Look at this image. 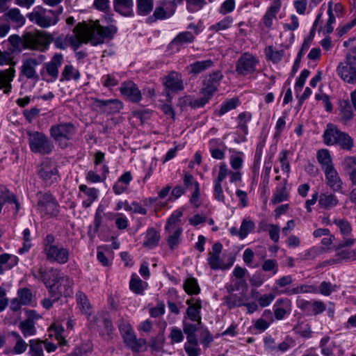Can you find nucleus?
Segmentation results:
<instances>
[{"instance_id":"1","label":"nucleus","mask_w":356,"mask_h":356,"mask_svg":"<svg viewBox=\"0 0 356 356\" xmlns=\"http://www.w3.org/2000/svg\"><path fill=\"white\" fill-rule=\"evenodd\" d=\"M52 37L42 31L26 32L22 37L17 34L10 35L8 42L12 45L13 52H21L23 49L44 51L48 48Z\"/></svg>"},{"instance_id":"2","label":"nucleus","mask_w":356,"mask_h":356,"mask_svg":"<svg viewBox=\"0 0 356 356\" xmlns=\"http://www.w3.org/2000/svg\"><path fill=\"white\" fill-rule=\"evenodd\" d=\"M62 13V8L56 10L46 9L42 6H36L33 11L27 15L30 22L41 28H48L56 24L58 16Z\"/></svg>"},{"instance_id":"3","label":"nucleus","mask_w":356,"mask_h":356,"mask_svg":"<svg viewBox=\"0 0 356 356\" xmlns=\"http://www.w3.org/2000/svg\"><path fill=\"white\" fill-rule=\"evenodd\" d=\"M118 328L122 337L124 343L134 353H138L147 341L145 339H137L131 325L123 318L118 322Z\"/></svg>"},{"instance_id":"4","label":"nucleus","mask_w":356,"mask_h":356,"mask_svg":"<svg viewBox=\"0 0 356 356\" xmlns=\"http://www.w3.org/2000/svg\"><path fill=\"white\" fill-rule=\"evenodd\" d=\"M76 133V127L72 122L54 124L50 128V136L61 147L67 146V141L71 140Z\"/></svg>"},{"instance_id":"5","label":"nucleus","mask_w":356,"mask_h":356,"mask_svg":"<svg viewBox=\"0 0 356 356\" xmlns=\"http://www.w3.org/2000/svg\"><path fill=\"white\" fill-rule=\"evenodd\" d=\"M29 136V147L33 152L45 155L52 152L54 144L44 133L33 131Z\"/></svg>"},{"instance_id":"6","label":"nucleus","mask_w":356,"mask_h":356,"mask_svg":"<svg viewBox=\"0 0 356 356\" xmlns=\"http://www.w3.org/2000/svg\"><path fill=\"white\" fill-rule=\"evenodd\" d=\"M38 208L41 213L51 217L57 216L59 213V204L51 193H39Z\"/></svg>"},{"instance_id":"7","label":"nucleus","mask_w":356,"mask_h":356,"mask_svg":"<svg viewBox=\"0 0 356 356\" xmlns=\"http://www.w3.org/2000/svg\"><path fill=\"white\" fill-rule=\"evenodd\" d=\"M258 60L249 53L243 54L236 63V72L240 75L252 74L256 70Z\"/></svg>"},{"instance_id":"8","label":"nucleus","mask_w":356,"mask_h":356,"mask_svg":"<svg viewBox=\"0 0 356 356\" xmlns=\"http://www.w3.org/2000/svg\"><path fill=\"white\" fill-rule=\"evenodd\" d=\"M35 277L40 279L49 289V292L53 293L56 291L57 280L60 276V272L56 269H50L47 271L42 268L39 270V275H34Z\"/></svg>"},{"instance_id":"9","label":"nucleus","mask_w":356,"mask_h":356,"mask_svg":"<svg viewBox=\"0 0 356 356\" xmlns=\"http://www.w3.org/2000/svg\"><path fill=\"white\" fill-rule=\"evenodd\" d=\"M72 285L73 281L68 276L60 275L57 280L56 291L51 293L52 297L54 296V300H58L62 296H70L72 293Z\"/></svg>"},{"instance_id":"10","label":"nucleus","mask_w":356,"mask_h":356,"mask_svg":"<svg viewBox=\"0 0 356 356\" xmlns=\"http://www.w3.org/2000/svg\"><path fill=\"white\" fill-rule=\"evenodd\" d=\"M163 85L165 89L175 92H180L184 88L181 74L175 71H171L163 78Z\"/></svg>"},{"instance_id":"11","label":"nucleus","mask_w":356,"mask_h":356,"mask_svg":"<svg viewBox=\"0 0 356 356\" xmlns=\"http://www.w3.org/2000/svg\"><path fill=\"white\" fill-rule=\"evenodd\" d=\"M44 254L48 260L56 261L60 264H66L69 260V250L61 245H57L55 247H51Z\"/></svg>"},{"instance_id":"12","label":"nucleus","mask_w":356,"mask_h":356,"mask_svg":"<svg viewBox=\"0 0 356 356\" xmlns=\"http://www.w3.org/2000/svg\"><path fill=\"white\" fill-rule=\"evenodd\" d=\"M223 76L220 72L217 71L207 76L203 81L204 87L202 89V94H207L212 97L213 93L217 90L220 84V81Z\"/></svg>"},{"instance_id":"13","label":"nucleus","mask_w":356,"mask_h":356,"mask_svg":"<svg viewBox=\"0 0 356 356\" xmlns=\"http://www.w3.org/2000/svg\"><path fill=\"white\" fill-rule=\"evenodd\" d=\"M74 35H67V46L70 45L74 50L80 47L82 43L87 42L86 27L79 23L74 29Z\"/></svg>"},{"instance_id":"14","label":"nucleus","mask_w":356,"mask_h":356,"mask_svg":"<svg viewBox=\"0 0 356 356\" xmlns=\"http://www.w3.org/2000/svg\"><path fill=\"white\" fill-rule=\"evenodd\" d=\"M63 63V56L61 54H56L49 62L45 63L43 65L41 74L45 71L53 80H56L58 77V67Z\"/></svg>"},{"instance_id":"15","label":"nucleus","mask_w":356,"mask_h":356,"mask_svg":"<svg viewBox=\"0 0 356 356\" xmlns=\"http://www.w3.org/2000/svg\"><path fill=\"white\" fill-rule=\"evenodd\" d=\"M122 95L133 102H138L141 99V93L135 83L131 81L124 82L120 87Z\"/></svg>"},{"instance_id":"16","label":"nucleus","mask_w":356,"mask_h":356,"mask_svg":"<svg viewBox=\"0 0 356 356\" xmlns=\"http://www.w3.org/2000/svg\"><path fill=\"white\" fill-rule=\"evenodd\" d=\"M38 175L49 185L56 182L58 178L57 168L55 166H49L47 163L41 165Z\"/></svg>"},{"instance_id":"17","label":"nucleus","mask_w":356,"mask_h":356,"mask_svg":"<svg viewBox=\"0 0 356 356\" xmlns=\"http://www.w3.org/2000/svg\"><path fill=\"white\" fill-rule=\"evenodd\" d=\"M38 65L39 62L35 58H28L23 62L21 72L27 79L38 81L39 76L35 71V67Z\"/></svg>"},{"instance_id":"18","label":"nucleus","mask_w":356,"mask_h":356,"mask_svg":"<svg viewBox=\"0 0 356 356\" xmlns=\"http://www.w3.org/2000/svg\"><path fill=\"white\" fill-rule=\"evenodd\" d=\"M193 298H191L186 301V304L188 305L186 309V315L191 321L202 324V319L200 314L202 308V302L200 299L196 300L195 303H193Z\"/></svg>"},{"instance_id":"19","label":"nucleus","mask_w":356,"mask_h":356,"mask_svg":"<svg viewBox=\"0 0 356 356\" xmlns=\"http://www.w3.org/2000/svg\"><path fill=\"white\" fill-rule=\"evenodd\" d=\"M337 72L341 78L348 83H356V66L353 65H342L341 63L337 67Z\"/></svg>"},{"instance_id":"20","label":"nucleus","mask_w":356,"mask_h":356,"mask_svg":"<svg viewBox=\"0 0 356 356\" xmlns=\"http://www.w3.org/2000/svg\"><path fill=\"white\" fill-rule=\"evenodd\" d=\"M133 0H113L114 10L124 17L134 15Z\"/></svg>"},{"instance_id":"21","label":"nucleus","mask_w":356,"mask_h":356,"mask_svg":"<svg viewBox=\"0 0 356 356\" xmlns=\"http://www.w3.org/2000/svg\"><path fill=\"white\" fill-rule=\"evenodd\" d=\"M15 70L13 67H10L6 70L0 71V88H4L3 92L6 94L10 92L11 90V83L15 76Z\"/></svg>"},{"instance_id":"22","label":"nucleus","mask_w":356,"mask_h":356,"mask_svg":"<svg viewBox=\"0 0 356 356\" xmlns=\"http://www.w3.org/2000/svg\"><path fill=\"white\" fill-rule=\"evenodd\" d=\"M327 180V184L334 191H339L341 188L342 181L334 167L324 170Z\"/></svg>"},{"instance_id":"23","label":"nucleus","mask_w":356,"mask_h":356,"mask_svg":"<svg viewBox=\"0 0 356 356\" xmlns=\"http://www.w3.org/2000/svg\"><path fill=\"white\" fill-rule=\"evenodd\" d=\"M342 166L351 182L356 184V156H346L342 162Z\"/></svg>"},{"instance_id":"24","label":"nucleus","mask_w":356,"mask_h":356,"mask_svg":"<svg viewBox=\"0 0 356 356\" xmlns=\"http://www.w3.org/2000/svg\"><path fill=\"white\" fill-rule=\"evenodd\" d=\"M280 1L275 0L273 3L268 8L263 17V23L266 27L269 28L273 24V19L275 18L276 15L280 10Z\"/></svg>"},{"instance_id":"25","label":"nucleus","mask_w":356,"mask_h":356,"mask_svg":"<svg viewBox=\"0 0 356 356\" xmlns=\"http://www.w3.org/2000/svg\"><path fill=\"white\" fill-rule=\"evenodd\" d=\"M211 97L207 94H203L202 97L193 100L189 96H186L179 99V104L181 106L188 104L192 108H200L204 106Z\"/></svg>"},{"instance_id":"26","label":"nucleus","mask_w":356,"mask_h":356,"mask_svg":"<svg viewBox=\"0 0 356 356\" xmlns=\"http://www.w3.org/2000/svg\"><path fill=\"white\" fill-rule=\"evenodd\" d=\"M339 201L336 196L329 193H321L319 196L318 204L321 208L330 209L337 206Z\"/></svg>"},{"instance_id":"27","label":"nucleus","mask_w":356,"mask_h":356,"mask_svg":"<svg viewBox=\"0 0 356 356\" xmlns=\"http://www.w3.org/2000/svg\"><path fill=\"white\" fill-rule=\"evenodd\" d=\"M6 202L14 203L16 207L17 211L19 209V203L16 199V196L10 192L5 186H0V204L3 205Z\"/></svg>"},{"instance_id":"28","label":"nucleus","mask_w":356,"mask_h":356,"mask_svg":"<svg viewBox=\"0 0 356 356\" xmlns=\"http://www.w3.org/2000/svg\"><path fill=\"white\" fill-rule=\"evenodd\" d=\"M213 64L211 60L196 61L187 67L190 74H198L207 69L211 67Z\"/></svg>"},{"instance_id":"29","label":"nucleus","mask_w":356,"mask_h":356,"mask_svg":"<svg viewBox=\"0 0 356 356\" xmlns=\"http://www.w3.org/2000/svg\"><path fill=\"white\" fill-rule=\"evenodd\" d=\"M79 78V71L72 65H66L61 73V78L60 81H77Z\"/></svg>"},{"instance_id":"30","label":"nucleus","mask_w":356,"mask_h":356,"mask_svg":"<svg viewBox=\"0 0 356 356\" xmlns=\"http://www.w3.org/2000/svg\"><path fill=\"white\" fill-rule=\"evenodd\" d=\"M339 133L340 131L333 125H327V128L323 135L325 143L327 145L335 144Z\"/></svg>"},{"instance_id":"31","label":"nucleus","mask_w":356,"mask_h":356,"mask_svg":"<svg viewBox=\"0 0 356 356\" xmlns=\"http://www.w3.org/2000/svg\"><path fill=\"white\" fill-rule=\"evenodd\" d=\"M137 13L139 15L147 16L153 9V0H137Z\"/></svg>"},{"instance_id":"32","label":"nucleus","mask_w":356,"mask_h":356,"mask_svg":"<svg viewBox=\"0 0 356 356\" xmlns=\"http://www.w3.org/2000/svg\"><path fill=\"white\" fill-rule=\"evenodd\" d=\"M317 159L321 164L323 170L333 168L331 156L328 150H319L317 153Z\"/></svg>"},{"instance_id":"33","label":"nucleus","mask_w":356,"mask_h":356,"mask_svg":"<svg viewBox=\"0 0 356 356\" xmlns=\"http://www.w3.org/2000/svg\"><path fill=\"white\" fill-rule=\"evenodd\" d=\"M103 213H104V207L100 205V206H99V207L97 208V209L96 211L95 220H94L95 227H94L93 230H92L91 227H90V229L88 232V236L91 239H93L95 238L96 234L99 231V227L102 224Z\"/></svg>"},{"instance_id":"34","label":"nucleus","mask_w":356,"mask_h":356,"mask_svg":"<svg viewBox=\"0 0 356 356\" xmlns=\"http://www.w3.org/2000/svg\"><path fill=\"white\" fill-rule=\"evenodd\" d=\"M340 114L341 120L345 123L353 118L354 113L349 102L343 101L340 103Z\"/></svg>"},{"instance_id":"35","label":"nucleus","mask_w":356,"mask_h":356,"mask_svg":"<svg viewBox=\"0 0 356 356\" xmlns=\"http://www.w3.org/2000/svg\"><path fill=\"white\" fill-rule=\"evenodd\" d=\"M184 289L188 295H197L200 292L197 280L192 277L185 280Z\"/></svg>"},{"instance_id":"36","label":"nucleus","mask_w":356,"mask_h":356,"mask_svg":"<svg viewBox=\"0 0 356 356\" xmlns=\"http://www.w3.org/2000/svg\"><path fill=\"white\" fill-rule=\"evenodd\" d=\"M195 36L190 31H185L179 33L171 42V44L177 46H181L186 43H191L194 41Z\"/></svg>"},{"instance_id":"37","label":"nucleus","mask_w":356,"mask_h":356,"mask_svg":"<svg viewBox=\"0 0 356 356\" xmlns=\"http://www.w3.org/2000/svg\"><path fill=\"white\" fill-rule=\"evenodd\" d=\"M147 240L144 242V246L152 248L155 247L159 240L160 236L158 232H156L154 228L149 229L147 232L146 234Z\"/></svg>"},{"instance_id":"38","label":"nucleus","mask_w":356,"mask_h":356,"mask_svg":"<svg viewBox=\"0 0 356 356\" xmlns=\"http://www.w3.org/2000/svg\"><path fill=\"white\" fill-rule=\"evenodd\" d=\"M19 327L25 337L34 335L36 332L35 323L32 319H26L20 322Z\"/></svg>"},{"instance_id":"39","label":"nucleus","mask_w":356,"mask_h":356,"mask_svg":"<svg viewBox=\"0 0 356 356\" xmlns=\"http://www.w3.org/2000/svg\"><path fill=\"white\" fill-rule=\"evenodd\" d=\"M147 284L143 282L140 278L132 276L129 287L130 289L136 294H142L144 290L147 288Z\"/></svg>"},{"instance_id":"40","label":"nucleus","mask_w":356,"mask_h":356,"mask_svg":"<svg viewBox=\"0 0 356 356\" xmlns=\"http://www.w3.org/2000/svg\"><path fill=\"white\" fill-rule=\"evenodd\" d=\"M335 144L339 145L343 149L350 150L353 146V141L347 134L340 131Z\"/></svg>"},{"instance_id":"41","label":"nucleus","mask_w":356,"mask_h":356,"mask_svg":"<svg viewBox=\"0 0 356 356\" xmlns=\"http://www.w3.org/2000/svg\"><path fill=\"white\" fill-rule=\"evenodd\" d=\"M171 16L172 15H169V10L166 11L163 6L161 5V6L156 7L155 8L153 15L147 18V22L152 23L158 19H164Z\"/></svg>"},{"instance_id":"42","label":"nucleus","mask_w":356,"mask_h":356,"mask_svg":"<svg viewBox=\"0 0 356 356\" xmlns=\"http://www.w3.org/2000/svg\"><path fill=\"white\" fill-rule=\"evenodd\" d=\"M7 18L13 22L17 24V26H22L24 24L25 19L18 8H13L8 10L6 14Z\"/></svg>"},{"instance_id":"43","label":"nucleus","mask_w":356,"mask_h":356,"mask_svg":"<svg viewBox=\"0 0 356 356\" xmlns=\"http://www.w3.org/2000/svg\"><path fill=\"white\" fill-rule=\"evenodd\" d=\"M77 304L80 306L81 311L87 314L90 315V305L89 303L87 296L81 291H79L76 293Z\"/></svg>"},{"instance_id":"44","label":"nucleus","mask_w":356,"mask_h":356,"mask_svg":"<svg viewBox=\"0 0 356 356\" xmlns=\"http://www.w3.org/2000/svg\"><path fill=\"white\" fill-rule=\"evenodd\" d=\"M182 231V228L179 227L176 228V229L172 233H171V231L169 232V236L167 241L168 244L169 245L171 250H174L175 247H177L179 243V238Z\"/></svg>"},{"instance_id":"45","label":"nucleus","mask_w":356,"mask_h":356,"mask_svg":"<svg viewBox=\"0 0 356 356\" xmlns=\"http://www.w3.org/2000/svg\"><path fill=\"white\" fill-rule=\"evenodd\" d=\"M42 341L31 339L29 341L30 353L31 356H44Z\"/></svg>"},{"instance_id":"46","label":"nucleus","mask_w":356,"mask_h":356,"mask_svg":"<svg viewBox=\"0 0 356 356\" xmlns=\"http://www.w3.org/2000/svg\"><path fill=\"white\" fill-rule=\"evenodd\" d=\"M183 213L181 211H175L168 218V222L165 225V231L170 232L171 229L177 228V223L180 221Z\"/></svg>"},{"instance_id":"47","label":"nucleus","mask_w":356,"mask_h":356,"mask_svg":"<svg viewBox=\"0 0 356 356\" xmlns=\"http://www.w3.org/2000/svg\"><path fill=\"white\" fill-rule=\"evenodd\" d=\"M254 223L252 220L244 219L241 225L239 238H245L254 229Z\"/></svg>"},{"instance_id":"48","label":"nucleus","mask_w":356,"mask_h":356,"mask_svg":"<svg viewBox=\"0 0 356 356\" xmlns=\"http://www.w3.org/2000/svg\"><path fill=\"white\" fill-rule=\"evenodd\" d=\"M49 331H54V336L56 339L59 341L60 345H66L67 341L63 336V333L64 332V328L61 325H57L56 323H54L49 328Z\"/></svg>"},{"instance_id":"49","label":"nucleus","mask_w":356,"mask_h":356,"mask_svg":"<svg viewBox=\"0 0 356 356\" xmlns=\"http://www.w3.org/2000/svg\"><path fill=\"white\" fill-rule=\"evenodd\" d=\"M86 41L90 42L93 45H97L99 44H102L104 42L102 40V38L100 36V35L97 34V29H91V30H86Z\"/></svg>"},{"instance_id":"50","label":"nucleus","mask_w":356,"mask_h":356,"mask_svg":"<svg viewBox=\"0 0 356 356\" xmlns=\"http://www.w3.org/2000/svg\"><path fill=\"white\" fill-rule=\"evenodd\" d=\"M288 197V193L286 192V188L285 186L277 187L276 188V191L271 200V202L274 204H277L280 203L284 200H286Z\"/></svg>"},{"instance_id":"51","label":"nucleus","mask_w":356,"mask_h":356,"mask_svg":"<svg viewBox=\"0 0 356 356\" xmlns=\"http://www.w3.org/2000/svg\"><path fill=\"white\" fill-rule=\"evenodd\" d=\"M232 21L233 19L231 17H226L220 22L210 26L209 30L218 32L219 31L227 29L230 27Z\"/></svg>"},{"instance_id":"52","label":"nucleus","mask_w":356,"mask_h":356,"mask_svg":"<svg viewBox=\"0 0 356 356\" xmlns=\"http://www.w3.org/2000/svg\"><path fill=\"white\" fill-rule=\"evenodd\" d=\"M261 268L265 272H273L275 275L278 272V264L275 259H266L264 261Z\"/></svg>"},{"instance_id":"53","label":"nucleus","mask_w":356,"mask_h":356,"mask_svg":"<svg viewBox=\"0 0 356 356\" xmlns=\"http://www.w3.org/2000/svg\"><path fill=\"white\" fill-rule=\"evenodd\" d=\"M336 285H332L330 282L323 281L319 285L317 292L318 291L322 295L328 296L336 290Z\"/></svg>"},{"instance_id":"54","label":"nucleus","mask_w":356,"mask_h":356,"mask_svg":"<svg viewBox=\"0 0 356 356\" xmlns=\"http://www.w3.org/2000/svg\"><path fill=\"white\" fill-rule=\"evenodd\" d=\"M201 325L199 323H191L186 322L185 320L183 321V330L186 334H195L201 328Z\"/></svg>"},{"instance_id":"55","label":"nucleus","mask_w":356,"mask_h":356,"mask_svg":"<svg viewBox=\"0 0 356 356\" xmlns=\"http://www.w3.org/2000/svg\"><path fill=\"white\" fill-rule=\"evenodd\" d=\"M238 103V99H231L224 103L220 109L219 110V115H222L229 111L234 109L236 107L237 104Z\"/></svg>"},{"instance_id":"56","label":"nucleus","mask_w":356,"mask_h":356,"mask_svg":"<svg viewBox=\"0 0 356 356\" xmlns=\"http://www.w3.org/2000/svg\"><path fill=\"white\" fill-rule=\"evenodd\" d=\"M187 9L189 12L193 13L202 8L206 3L205 0H186Z\"/></svg>"},{"instance_id":"57","label":"nucleus","mask_w":356,"mask_h":356,"mask_svg":"<svg viewBox=\"0 0 356 356\" xmlns=\"http://www.w3.org/2000/svg\"><path fill=\"white\" fill-rule=\"evenodd\" d=\"M334 223L340 228L343 235L348 236L352 231L350 224L346 220H335Z\"/></svg>"},{"instance_id":"58","label":"nucleus","mask_w":356,"mask_h":356,"mask_svg":"<svg viewBox=\"0 0 356 356\" xmlns=\"http://www.w3.org/2000/svg\"><path fill=\"white\" fill-rule=\"evenodd\" d=\"M97 34L102 38L103 42L108 38H112L113 35L116 32L115 28L104 27L99 26L97 28Z\"/></svg>"},{"instance_id":"59","label":"nucleus","mask_w":356,"mask_h":356,"mask_svg":"<svg viewBox=\"0 0 356 356\" xmlns=\"http://www.w3.org/2000/svg\"><path fill=\"white\" fill-rule=\"evenodd\" d=\"M165 337L163 333L159 334L156 337L152 338L149 342V346L155 350H159L163 345Z\"/></svg>"},{"instance_id":"60","label":"nucleus","mask_w":356,"mask_h":356,"mask_svg":"<svg viewBox=\"0 0 356 356\" xmlns=\"http://www.w3.org/2000/svg\"><path fill=\"white\" fill-rule=\"evenodd\" d=\"M24 245L23 247L19 248V252L22 254L25 252L29 251L31 247V243L30 239V231L29 229H25L23 232Z\"/></svg>"},{"instance_id":"61","label":"nucleus","mask_w":356,"mask_h":356,"mask_svg":"<svg viewBox=\"0 0 356 356\" xmlns=\"http://www.w3.org/2000/svg\"><path fill=\"white\" fill-rule=\"evenodd\" d=\"M201 342L204 347H209L213 341V337L207 328L201 330L200 332Z\"/></svg>"},{"instance_id":"62","label":"nucleus","mask_w":356,"mask_h":356,"mask_svg":"<svg viewBox=\"0 0 356 356\" xmlns=\"http://www.w3.org/2000/svg\"><path fill=\"white\" fill-rule=\"evenodd\" d=\"M169 337L171 339V343H180L184 339V334L181 330L177 327H172Z\"/></svg>"},{"instance_id":"63","label":"nucleus","mask_w":356,"mask_h":356,"mask_svg":"<svg viewBox=\"0 0 356 356\" xmlns=\"http://www.w3.org/2000/svg\"><path fill=\"white\" fill-rule=\"evenodd\" d=\"M337 256L339 257V258L337 259V260H336V261L337 263H340L341 261V260H343V259L355 260L356 259V252L355 250H353V251L342 250L337 253Z\"/></svg>"},{"instance_id":"64","label":"nucleus","mask_w":356,"mask_h":356,"mask_svg":"<svg viewBox=\"0 0 356 356\" xmlns=\"http://www.w3.org/2000/svg\"><path fill=\"white\" fill-rule=\"evenodd\" d=\"M208 263L212 269L217 270L221 268V261L218 254L209 253Z\"/></svg>"}]
</instances>
